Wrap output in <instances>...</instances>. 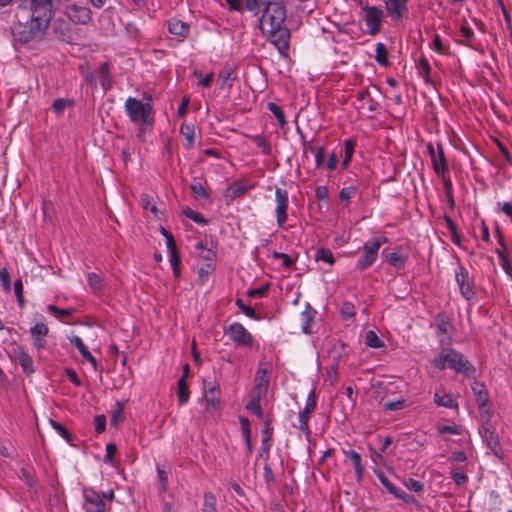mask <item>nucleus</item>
Segmentation results:
<instances>
[{"mask_svg": "<svg viewBox=\"0 0 512 512\" xmlns=\"http://www.w3.org/2000/svg\"><path fill=\"white\" fill-rule=\"evenodd\" d=\"M382 16V11L375 6L364 8L363 19L365 21L367 31L370 35L374 36L380 32Z\"/></svg>", "mask_w": 512, "mask_h": 512, "instance_id": "nucleus-11", "label": "nucleus"}, {"mask_svg": "<svg viewBox=\"0 0 512 512\" xmlns=\"http://www.w3.org/2000/svg\"><path fill=\"white\" fill-rule=\"evenodd\" d=\"M387 242L388 239L386 237H381L371 243H365L363 246V254L358 260L357 267L360 270H365L370 267L376 261L378 257V251L382 244Z\"/></svg>", "mask_w": 512, "mask_h": 512, "instance_id": "nucleus-7", "label": "nucleus"}, {"mask_svg": "<svg viewBox=\"0 0 512 512\" xmlns=\"http://www.w3.org/2000/svg\"><path fill=\"white\" fill-rule=\"evenodd\" d=\"M317 396L314 390H311L307 396L304 409L299 414L298 428L307 436H310L311 430L309 428V420L312 412L316 407Z\"/></svg>", "mask_w": 512, "mask_h": 512, "instance_id": "nucleus-9", "label": "nucleus"}, {"mask_svg": "<svg viewBox=\"0 0 512 512\" xmlns=\"http://www.w3.org/2000/svg\"><path fill=\"white\" fill-rule=\"evenodd\" d=\"M405 486L407 487L408 490L410 491H413V492H417V493H420L424 490V485L422 482L416 480V479H413V478H409L406 482H405Z\"/></svg>", "mask_w": 512, "mask_h": 512, "instance_id": "nucleus-53", "label": "nucleus"}, {"mask_svg": "<svg viewBox=\"0 0 512 512\" xmlns=\"http://www.w3.org/2000/svg\"><path fill=\"white\" fill-rule=\"evenodd\" d=\"M266 395H262L261 393H256L252 391L251 399L246 403V409L257 416L258 418H263L264 412L261 407V400L265 398Z\"/></svg>", "mask_w": 512, "mask_h": 512, "instance_id": "nucleus-23", "label": "nucleus"}, {"mask_svg": "<svg viewBox=\"0 0 512 512\" xmlns=\"http://www.w3.org/2000/svg\"><path fill=\"white\" fill-rule=\"evenodd\" d=\"M460 36L461 39L459 41L461 44L466 46H472L475 36L473 30L469 26L461 25Z\"/></svg>", "mask_w": 512, "mask_h": 512, "instance_id": "nucleus-31", "label": "nucleus"}, {"mask_svg": "<svg viewBox=\"0 0 512 512\" xmlns=\"http://www.w3.org/2000/svg\"><path fill=\"white\" fill-rule=\"evenodd\" d=\"M392 495L395 498L400 499L403 502L408 503V504L415 502V498L413 496L409 495L408 493H406L404 490H402L399 487L396 488L395 492H393Z\"/></svg>", "mask_w": 512, "mask_h": 512, "instance_id": "nucleus-57", "label": "nucleus"}, {"mask_svg": "<svg viewBox=\"0 0 512 512\" xmlns=\"http://www.w3.org/2000/svg\"><path fill=\"white\" fill-rule=\"evenodd\" d=\"M49 328L44 322H36L30 328V336L33 340L34 347L41 351L46 346L45 338L48 335Z\"/></svg>", "mask_w": 512, "mask_h": 512, "instance_id": "nucleus-15", "label": "nucleus"}, {"mask_svg": "<svg viewBox=\"0 0 512 512\" xmlns=\"http://www.w3.org/2000/svg\"><path fill=\"white\" fill-rule=\"evenodd\" d=\"M116 451V445L114 443H108L105 448L104 462L111 463Z\"/></svg>", "mask_w": 512, "mask_h": 512, "instance_id": "nucleus-62", "label": "nucleus"}, {"mask_svg": "<svg viewBox=\"0 0 512 512\" xmlns=\"http://www.w3.org/2000/svg\"><path fill=\"white\" fill-rule=\"evenodd\" d=\"M427 150L431 158L432 168L438 176L444 177L448 171V164L444 155L442 144L438 143L435 149L432 143L427 144Z\"/></svg>", "mask_w": 512, "mask_h": 512, "instance_id": "nucleus-8", "label": "nucleus"}, {"mask_svg": "<svg viewBox=\"0 0 512 512\" xmlns=\"http://www.w3.org/2000/svg\"><path fill=\"white\" fill-rule=\"evenodd\" d=\"M236 305L239 307V309L249 318L251 319H258L254 309L251 306L245 305L242 299L237 298L236 299Z\"/></svg>", "mask_w": 512, "mask_h": 512, "instance_id": "nucleus-45", "label": "nucleus"}, {"mask_svg": "<svg viewBox=\"0 0 512 512\" xmlns=\"http://www.w3.org/2000/svg\"><path fill=\"white\" fill-rule=\"evenodd\" d=\"M343 454L352 462L356 480L358 483H361L365 471V466L362 462L361 455L353 449L343 450Z\"/></svg>", "mask_w": 512, "mask_h": 512, "instance_id": "nucleus-20", "label": "nucleus"}, {"mask_svg": "<svg viewBox=\"0 0 512 512\" xmlns=\"http://www.w3.org/2000/svg\"><path fill=\"white\" fill-rule=\"evenodd\" d=\"M250 188H252V184L247 180L241 179L234 182L226 189V196L230 199H236L244 195Z\"/></svg>", "mask_w": 512, "mask_h": 512, "instance_id": "nucleus-21", "label": "nucleus"}, {"mask_svg": "<svg viewBox=\"0 0 512 512\" xmlns=\"http://www.w3.org/2000/svg\"><path fill=\"white\" fill-rule=\"evenodd\" d=\"M17 360L22 367L24 373L30 375L34 372L33 360L23 349L16 350Z\"/></svg>", "mask_w": 512, "mask_h": 512, "instance_id": "nucleus-26", "label": "nucleus"}, {"mask_svg": "<svg viewBox=\"0 0 512 512\" xmlns=\"http://www.w3.org/2000/svg\"><path fill=\"white\" fill-rule=\"evenodd\" d=\"M21 478L27 484L28 487L32 488L35 486V477L32 471L22 468L21 469Z\"/></svg>", "mask_w": 512, "mask_h": 512, "instance_id": "nucleus-56", "label": "nucleus"}, {"mask_svg": "<svg viewBox=\"0 0 512 512\" xmlns=\"http://www.w3.org/2000/svg\"><path fill=\"white\" fill-rule=\"evenodd\" d=\"M432 365L438 370H443L447 366L466 377H472L476 371L475 367L462 353L452 348L442 350L432 360Z\"/></svg>", "mask_w": 512, "mask_h": 512, "instance_id": "nucleus-3", "label": "nucleus"}, {"mask_svg": "<svg viewBox=\"0 0 512 512\" xmlns=\"http://www.w3.org/2000/svg\"><path fill=\"white\" fill-rule=\"evenodd\" d=\"M408 0H386L385 8L392 20H400L408 12Z\"/></svg>", "mask_w": 512, "mask_h": 512, "instance_id": "nucleus-16", "label": "nucleus"}, {"mask_svg": "<svg viewBox=\"0 0 512 512\" xmlns=\"http://www.w3.org/2000/svg\"><path fill=\"white\" fill-rule=\"evenodd\" d=\"M418 69L426 82H429L431 66L425 57H421L418 63Z\"/></svg>", "mask_w": 512, "mask_h": 512, "instance_id": "nucleus-41", "label": "nucleus"}, {"mask_svg": "<svg viewBox=\"0 0 512 512\" xmlns=\"http://www.w3.org/2000/svg\"><path fill=\"white\" fill-rule=\"evenodd\" d=\"M191 190L193 191V193L200 197V198H206L207 197V193H206V190L204 188V186L200 183V182H194L191 184Z\"/></svg>", "mask_w": 512, "mask_h": 512, "instance_id": "nucleus-63", "label": "nucleus"}, {"mask_svg": "<svg viewBox=\"0 0 512 512\" xmlns=\"http://www.w3.org/2000/svg\"><path fill=\"white\" fill-rule=\"evenodd\" d=\"M169 260H170L171 267L173 269V273L175 275H178L179 274V267H180V263H181L178 251L170 252L169 253Z\"/></svg>", "mask_w": 512, "mask_h": 512, "instance_id": "nucleus-55", "label": "nucleus"}, {"mask_svg": "<svg viewBox=\"0 0 512 512\" xmlns=\"http://www.w3.org/2000/svg\"><path fill=\"white\" fill-rule=\"evenodd\" d=\"M71 104L72 102H70L69 100L58 98L53 101L52 108L55 113L61 114L65 110V108L70 106Z\"/></svg>", "mask_w": 512, "mask_h": 512, "instance_id": "nucleus-48", "label": "nucleus"}, {"mask_svg": "<svg viewBox=\"0 0 512 512\" xmlns=\"http://www.w3.org/2000/svg\"><path fill=\"white\" fill-rule=\"evenodd\" d=\"M444 221L446 223V227L447 229L449 230V232L451 233L452 235V241L456 244H458L459 242V235L457 233V227H456V224L454 223V221L451 219V217L449 216H445L444 217Z\"/></svg>", "mask_w": 512, "mask_h": 512, "instance_id": "nucleus-46", "label": "nucleus"}, {"mask_svg": "<svg viewBox=\"0 0 512 512\" xmlns=\"http://www.w3.org/2000/svg\"><path fill=\"white\" fill-rule=\"evenodd\" d=\"M247 10L257 14L262 5H265L259 26L263 34L267 35L271 43L282 55H287L289 50V30L284 26L286 9L280 2H268L265 0H244Z\"/></svg>", "mask_w": 512, "mask_h": 512, "instance_id": "nucleus-2", "label": "nucleus"}, {"mask_svg": "<svg viewBox=\"0 0 512 512\" xmlns=\"http://www.w3.org/2000/svg\"><path fill=\"white\" fill-rule=\"evenodd\" d=\"M124 109L131 122L141 125H152L154 122V109L150 98L139 100L128 97Z\"/></svg>", "mask_w": 512, "mask_h": 512, "instance_id": "nucleus-4", "label": "nucleus"}, {"mask_svg": "<svg viewBox=\"0 0 512 512\" xmlns=\"http://www.w3.org/2000/svg\"><path fill=\"white\" fill-rule=\"evenodd\" d=\"M437 432L440 435H443V434H446V433L452 434V435L460 434V430H459L458 426H456V425H441V426H438Z\"/></svg>", "mask_w": 512, "mask_h": 512, "instance_id": "nucleus-58", "label": "nucleus"}, {"mask_svg": "<svg viewBox=\"0 0 512 512\" xmlns=\"http://www.w3.org/2000/svg\"><path fill=\"white\" fill-rule=\"evenodd\" d=\"M455 278L459 285V288H464L465 286L469 287L468 272L465 271L464 268L459 267L458 270L455 271Z\"/></svg>", "mask_w": 512, "mask_h": 512, "instance_id": "nucleus-39", "label": "nucleus"}, {"mask_svg": "<svg viewBox=\"0 0 512 512\" xmlns=\"http://www.w3.org/2000/svg\"><path fill=\"white\" fill-rule=\"evenodd\" d=\"M431 49L439 54H446L447 48L442 43L441 37L438 34H435L433 37V41L431 44Z\"/></svg>", "mask_w": 512, "mask_h": 512, "instance_id": "nucleus-49", "label": "nucleus"}, {"mask_svg": "<svg viewBox=\"0 0 512 512\" xmlns=\"http://www.w3.org/2000/svg\"><path fill=\"white\" fill-rule=\"evenodd\" d=\"M434 402L441 407L446 408H457L458 403L457 401L452 397L451 394H447L443 391H436L433 397Z\"/></svg>", "mask_w": 512, "mask_h": 512, "instance_id": "nucleus-25", "label": "nucleus"}, {"mask_svg": "<svg viewBox=\"0 0 512 512\" xmlns=\"http://www.w3.org/2000/svg\"><path fill=\"white\" fill-rule=\"evenodd\" d=\"M139 203H140L141 207L144 210L151 211V213L155 217H157L158 210H157V207L155 205L154 199H153V197L151 195H149V194H142L140 196Z\"/></svg>", "mask_w": 512, "mask_h": 512, "instance_id": "nucleus-28", "label": "nucleus"}, {"mask_svg": "<svg viewBox=\"0 0 512 512\" xmlns=\"http://www.w3.org/2000/svg\"><path fill=\"white\" fill-rule=\"evenodd\" d=\"M176 395L180 406L186 404L189 401L190 393L186 381V375H182L177 380Z\"/></svg>", "mask_w": 512, "mask_h": 512, "instance_id": "nucleus-24", "label": "nucleus"}, {"mask_svg": "<svg viewBox=\"0 0 512 512\" xmlns=\"http://www.w3.org/2000/svg\"><path fill=\"white\" fill-rule=\"evenodd\" d=\"M168 31L171 35L185 38L189 32V26L180 19L171 18L167 22Z\"/></svg>", "mask_w": 512, "mask_h": 512, "instance_id": "nucleus-22", "label": "nucleus"}, {"mask_svg": "<svg viewBox=\"0 0 512 512\" xmlns=\"http://www.w3.org/2000/svg\"><path fill=\"white\" fill-rule=\"evenodd\" d=\"M375 60L378 64L386 66L388 64V52L386 46L379 42L375 47Z\"/></svg>", "mask_w": 512, "mask_h": 512, "instance_id": "nucleus-29", "label": "nucleus"}, {"mask_svg": "<svg viewBox=\"0 0 512 512\" xmlns=\"http://www.w3.org/2000/svg\"><path fill=\"white\" fill-rule=\"evenodd\" d=\"M270 383V370L268 368L259 367L256 371L253 391L266 395Z\"/></svg>", "mask_w": 512, "mask_h": 512, "instance_id": "nucleus-17", "label": "nucleus"}, {"mask_svg": "<svg viewBox=\"0 0 512 512\" xmlns=\"http://www.w3.org/2000/svg\"><path fill=\"white\" fill-rule=\"evenodd\" d=\"M183 214L195 223L206 224L204 217L199 212L191 209L190 207H185L183 209Z\"/></svg>", "mask_w": 512, "mask_h": 512, "instance_id": "nucleus-38", "label": "nucleus"}, {"mask_svg": "<svg viewBox=\"0 0 512 512\" xmlns=\"http://www.w3.org/2000/svg\"><path fill=\"white\" fill-rule=\"evenodd\" d=\"M341 315L343 319L348 320L355 315L354 305L350 302H345L341 306Z\"/></svg>", "mask_w": 512, "mask_h": 512, "instance_id": "nucleus-52", "label": "nucleus"}, {"mask_svg": "<svg viewBox=\"0 0 512 512\" xmlns=\"http://www.w3.org/2000/svg\"><path fill=\"white\" fill-rule=\"evenodd\" d=\"M195 76L198 78L199 84L203 87H209L213 81L212 73L203 76L201 71H195Z\"/></svg>", "mask_w": 512, "mask_h": 512, "instance_id": "nucleus-60", "label": "nucleus"}, {"mask_svg": "<svg viewBox=\"0 0 512 512\" xmlns=\"http://www.w3.org/2000/svg\"><path fill=\"white\" fill-rule=\"evenodd\" d=\"M239 420H240L241 430H242V433L244 436L247 450H248V452H251L252 446H251V430H250L249 420L246 417H240Z\"/></svg>", "mask_w": 512, "mask_h": 512, "instance_id": "nucleus-30", "label": "nucleus"}, {"mask_svg": "<svg viewBox=\"0 0 512 512\" xmlns=\"http://www.w3.org/2000/svg\"><path fill=\"white\" fill-rule=\"evenodd\" d=\"M203 512H216V498L211 493L206 494L204 497Z\"/></svg>", "mask_w": 512, "mask_h": 512, "instance_id": "nucleus-43", "label": "nucleus"}, {"mask_svg": "<svg viewBox=\"0 0 512 512\" xmlns=\"http://www.w3.org/2000/svg\"><path fill=\"white\" fill-rule=\"evenodd\" d=\"M365 344L368 347L376 349L384 347V342L378 337V335L373 330H369L366 332Z\"/></svg>", "mask_w": 512, "mask_h": 512, "instance_id": "nucleus-33", "label": "nucleus"}, {"mask_svg": "<svg viewBox=\"0 0 512 512\" xmlns=\"http://www.w3.org/2000/svg\"><path fill=\"white\" fill-rule=\"evenodd\" d=\"M302 319H303V324H302V327H301V330L303 333L305 334H310L311 331H310V323L312 321V315L309 311H304L302 312Z\"/></svg>", "mask_w": 512, "mask_h": 512, "instance_id": "nucleus-61", "label": "nucleus"}, {"mask_svg": "<svg viewBox=\"0 0 512 512\" xmlns=\"http://www.w3.org/2000/svg\"><path fill=\"white\" fill-rule=\"evenodd\" d=\"M180 133L187 141L189 147L194 145L195 141V129L192 124L183 123L180 126Z\"/></svg>", "mask_w": 512, "mask_h": 512, "instance_id": "nucleus-27", "label": "nucleus"}, {"mask_svg": "<svg viewBox=\"0 0 512 512\" xmlns=\"http://www.w3.org/2000/svg\"><path fill=\"white\" fill-rule=\"evenodd\" d=\"M69 341L74 347L77 348V350L81 354L83 360L89 362L94 371H98L99 367H98L97 360L91 354V352L89 351L88 347L84 344L82 339L77 335H73V336L69 337Z\"/></svg>", "mask_w": 512, "mask_h": 512, "instance_id": "nucleus-18", "label": "nucleus"}, {"mask_svg": "<svg viewBox=\"0 0 512 512\" xmlns=\"http://www.w3.org/2000/svg\"><path fill=\"white\" fill-rule=\"evenodd\" d=\"M268 110L275 116L278 120V123L281 128H284L286 125V119L283 110L274 102H269L267 104Z\"/></svg>", "mask_w": 512, "mask_h": 512, "instance_id": "nucleus-32", "label": "nucleus"}, {"mask_svg": "<svg viewBox=\"0 0 512 512\" xmlns=\"http://www.w3.org/2000/svg\"><path fill=\"white\" fill-rule=\"evenodd\" d=\"M379 107V104L377 101H375L371 95L368 96L362 103H360L359 108L361 109H367L369 112H375Z\"/></svg>", "mask_w": 512, "mask_h": 512, "instance_id": "nucleus-51", "label": "nucleus"}, {"mask_svg": "<svg viewBox=\"0 0 512 512\" xmlns=\"http://www.w3.org/2000/svg\"><path fill=\"white\" fill-rule=\"evenodd\" d=\"M263 478L267 485H272L275 483V477L272 468L269 464H265L263 467Z\"/></svg>", "mask_w": 512, "mask_h": 512, "instance_id": "nucleus-59", "label": "nucleus"}, {"mask_svg": "<svg viewBox=\"0 0 512 512\" xmlns=\"http://www.w3.org/2000/svg\"><path fill=\"white\" fill-rule=\"evenodd\" d=\"M450 473L456 485H464L468 481V476L463 471L452 469Z\"/></svg>", "mask_w": 512, "mask_h": 512, "instance_id": "nucleus-50", "label": "nucleus"}, {"mask_svg": "<svg viewBox=\"0 0 512 512\" xmlns=\"http://www.w3.org/2000/svg\"><path fill=\"white\" fill-rule=\"evenodd\" d=\"M202 401L207 412H218L221 404L220 388L218 386L212 385L211 383L205 385Z\"/></svg>", "mask_w": 512, "mask_h": 512, "instance_id": "nucleus-10", "label": "nucleus"}, {"mask_svg": "<svg viewBox=\"0 0 512 512\" xmlns=\"http://www.w3.org/2000/svg\"><path fill=\"white\" fill-rule=\"evenodd\" d=\"M388 261L393 267L401 269L405 266L407 256L401 254L400 252H392L388 255Z\"/></svg>", "mask_w": 512, "mask_h": 512, "instance_id": "nucleus-34", "label": "nucleus"}, {"mask_svg": "<svg viewBox=\"0 0 512 512\" xmlns=\"http://www.w3.org/2000/svg\"><path fill=\"white\" fill-rule=\"evenodd\" d=\"M472 391L479 409L488 412L490 410L489 395L485 385L483 383L475 382L472 385Z\"/></svg>", "mask_w": 512, "mask_h": 512, "instance_id": "nucleus-19", "label": "nucleus"}, {"mask_svg": "<svg viewBox=\"0 0 512 512\" xmlns=\"http://www.w3.org/2000/svg\"><path fill=\"white\" fill-rule=\"evenodd\" d=\"M47 310L49 312H51L58 319L68 317V316L72 315L73 313H75V311H76L74 308L62 309V308H58L52 304L47 306Z\"/></svg>", "mask_w": 512, "mask_h": 512, "instance_id": "nucleus-36", "label": "nucleus"}, {"mask_svg": "<svg viewBox=\"0 0 512 512\" xmlns=\"http://www.w3.org/2000/svg\"><path fill=\"white\" fill-rule=\"evenodd\" d=\"M404 400L399 399L396 401H387L383 404V409L385 411H397L404 408Z\"/></svg>", "mask_w": 512, "mask_h": 512, "instance_id": "nucleus-54", "label": "nucleus"}, {"mask_svg": "<svg viewBox=\"0 0 512 512\" xmlns=\"http://www.w3.org/2000/svg\"><path fill=\"white\" fill-rule=\"evenodd\" d=\"M375 474L380 481V483L389 491V493L393 494L395 492L397 486H395L381 471H375Z\"/></svg>", "mask_w": 512, "mask_h": 512, "instance_id": "nucleus-47", "label": "nucleus"}, {"mask_svg": "<svg viewBox=\"0 0 512 512\" xmlns=\"http://www.w3.org/2000/svg\"><path fill=\"white\" fill-rule=\"evenodd\" d=\"M54 0H20L12 27L14 39L20 43L40 40L53 18Z\"/></svg>", "mask_w": 512, "mask_h": 512, "instance_id": "nucleus-1", "label": "nucleus"}, {"mask_svg": "<svg viewBox=\"0 0 512 512\" xmlns=\"http://www.w3.org/2000/svg\"><path fill=\"white\" fill-rule=\"evenodd\" d=\"M226 333L230 340L238 348L250 349L253 347L254 338L252 334L240 323L234 322L230 324Z\"/></svg>", "mask_w": 512, "mask_h": 512, "instance_id": "nucleus-6", "label": "nucleus"}, {"mask_svg": "<svg viewBox=\"0 0 512 512\" xmlns=\"http://www.w3.org/2000/svg\"><path fill=\"white\" fill-rule=\"evenodd\" d=\"M253 142L255 143V145L258 148L261 149L263 154H265V155L270 154L271 146H270L268 141L263 136H260V135L254 136L253 137Z\"/></svg>", "mask_w": 512, "mask_h": 512, "instance_id": "nucleus-42", "label": "nucleus"}, {"mask_svg": "<svg viewBox=\"0 0 512 512\" xmlns=\"http://www.w3.org/2000/svg\"><path fill=\"white\" fill-rule=\"evenodd\" d=\"M275 200L277 224L282 226L287 220V208L289 203L288 192L285 189L276 188Z\"/></svg>", "mask_w": 512, "mask_h": 512, "instance_id": "nucleus-13", "label": "nucleus"}, {"mask_svg": "<svg viewBox=\"0 0 512 512\" xmlns=\"http://www.w3.org/2000/svg\"><path fill=\"white\" fill-rule=\"evenodd\" d=\"M67 17L74 23L87 24L91 20L89 8L77 4H70L66 7Z\"/></svg>", "mask_w": 512, "mask_h": 512, "instance_id": "nucleus-14", "label": "nucleus"}, {"mask_svg": "<svg viewBox=\"0 0 512 512\" xmlns=\"http://www.w3.org/2000/svg\"><path fill=\"white\" fill-rule=\"evenodd\" d=\"M50 422V425L52 426V428L64 439L66 440L67 442H70L71 441V434L70 432L59 422L53 420V419H50L49 420Z\"/></svg>", "mask_w": 512, "mask_h": 512, "instance_id": "nucleus-37", "label": "nucleus"}, {"mask_svg": "<svg viewBox=\"0 0 512 512\" xmlns=\"http://www.w3.org/2000/svg\"><path fill=\"white\" fill-rule=\"evenodd\" d=\"M192 254L198 258L199 285H204L215 269L216 254L214 250L208 248L202 241L194 245Z\"/></svg>", "mask_w": 512, "mask_h": 512, "instance_id": "nucleus-5", "label": "nucleus"}, {"mask_svg": "<svg viewBox=\"0 0 512 512\" xmlns=\"http://www.w3.org/2000/svg\"><path fill=\"white\" fill-rule=\"evenodd\" d=\"M157 476L160 482V486L162 491L168 490V472L166 471L164 466L157 465Z\"/></svg>", "mask_w": 512, "mask_h": 512, "instance_id": "nucleus-40", "label": "nucleus"}, {"mask_svg": "<svg viewBox=\"0 0 512 512\" xmlns=\"http://www.w3.org/2000/svg\"><path fill=\"white\" fill-rule=\"evenodd\" d=\"M84 504L83 508L86 512H104L105 503L100 494L92 488H84L83 490Z\"/></svg>", "mask_w": 512, "mask_h": 512, "instance_id": "nucleus-12", "label": "nucleus"}, {"mask_svg": "<svg viewBox=\"0 0 512 512\" xmlns=\"http://www.w3.org/2000/svg\"><path fill=\"white\" fill-rule=\"evenodd\" d=\"M314 258L316 261H323L329 265H332L334 263L333 253L329 249H317Z\"/></svg>", "mask_w": 512, "mask_h": 512, "instance_id": "nucleus-35", "label": "nucleus"}, {"mask_svg": "<svg viewBox=\"0 0 512 512\" xmlns=\"http://www.w3.org/2000/svg\"><path fill=\"white\" fill-rule=\"evenodd\" d=\"M357 188L354 186H348L342 188V190L339 193V198L342 201H346L347 203L350 202V200L356 195Z\"/></svg>", "mask_w": 512, "mask_h": 512, "instance_id": "nucleus-44", "label": "nucleus"}, {"mask_svg": "<svg viewBox=\"0 0 512 512\" xmlns=\"http://www.w3.org/2000/svg\"><path fill=\"white\" fill-rule=\"evenodd\" d=\"M66 375L69 379V381L75 385V386H81L82 384V381L80 380L78 374L76 373V371L72 368H68L66 369Z\"/></svg>", "mask_w": 512, "mask_h": 512, "instance_id": "nucleus-64", "label": "nucleus"}]
</instances>
